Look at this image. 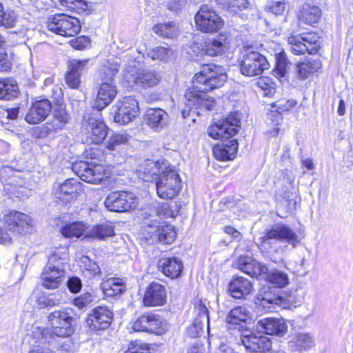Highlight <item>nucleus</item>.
I'll return each instance as SVG.
<instances>
[{
	"mask_svg": "<svg viewBox=\"0 0 353 353\" xmlns=\"http://www.w3.org/2000/svg\"><path fill=\"white\" fill-rule=\"evenodd\" d=\"M226 80L227 74L223 67L215 64L203 66L194 77L193 88L185 93L188 105L212 110L216 105V100L206 92L223 86Z\"/></svg>",
	"mask_w": 353,
	"mask_h": 353,
	"instance_id": "f257e3e1",
	"label": "nucleus"
},
{
	"mask_svg": "<svg viewBox=\"0 0 353 353\" xmlns=\"http://www.w3.org/2000/svg\"><path fill=\"white\" fill-rule=\"evenodd\" d=\"M233 265L250 276L264 279L277 288H283L289 283L286 273L279 270L268 272L265 265L248 256H239Z\"/></svg>",
	"mask_w": 353,
	"mask_h": 353,
	"instance_id": "f03ea898",
	"label": "nucleus"
},
{
	"mask_svg": "<svg viewBox=\"0 0 353 353\" xmlns=\"http://www.w3.org/2000/svg\"><path fill=\"white\" fill-rule=\"evenodd\" d=\"M68 247L55 248L41 274L42 285L47 289L57 288L63 281L64 266L68 261Z\"/></svg>",
	"mask_w": 353,
	"mask_h": 353,
	"instance_id": "7ed1b4c3",
	"label": "nucleus"
},
{
	"mask_svg": "<svg viewBox=\"0 0 353 353\" xmlns=\"http://www.w3.org/2000/svg\"><path fill=\"white\" fill-rule=\"evenodd\" d=\"M68 247L55 248L41 274L42 285L47 289L57 288L63 281L64 266L68 261Z\"/></svg>",
	"mask_w": 353,
	"mask_h": 353,
	"instance_id": "20e7f679",
	"label": "nucleus"
},
{
	"mask_svg": "<svg viewBox=\"0 0 353 353\" xmlns=\"http://www.w3.org/2000/svg\"><path fill=\"white\" fill-rule=\"evenodd\" d=\"M49 327H37L35 329L41 339L48 341L51 334L59 337H68L74 332L72 312L71 309L55 310L48 316Z\"/></svg>",
	"mask_w": 353,
	"mask_h": 353,
	"instance_id": "39448f33",
	"label": "nucleus"
},
{
	"mask_svg": "<svg viewBox=\"0 0 353 353\" xmlns=\"http://www.w3.org/2000/svg\"><path fill=\"white\" fill-rule=\"evenodd\" d=\"M141 57L132 59L127 61L123 73V80L128 85L137 89H146L157 85L160 81V77L154 71L146 70L138 67L141 62Z\"/></svg>",
	"mask_w": 353,
	"mask_h": 353,
	"instance_id": "423d86ee",
	"label": "nucleus"
},
{
	"mask_svg": "<svg viewBox=\"0 0 353 353\" xmlns=\"http://www.w3.org/2000/svg\"><path fill=\"white\" fill-rule=\"evenodd\" d=\"M165 170L156 178L157 195L163 199H172L181 189V180L178 172L168 163Z\"/></svg>",
	"mask_w": 353,
	"mask_h": 353,
	"instance_id": "0eeeda50",
	"label": "nucleus"
},
{
	"mask_svg": "<svg viewBox=\"0 0 353 353\" xmlns=\"http://www.w3.org/2000/svg\"><path fill=\"white\" fill-rule=\"evenodd\" d=\"M259 241L261 246L270 245L274 241H285L296 247L300 243L301 239L296 232L288 225L276 223L265 230L259 238Z\"/></svg>",
	"mask_w": 353,
	"mask_h": 353,
	"instance_id": "6e6552de",
	"label": "nucleus"
},
{
	"mask_svg": "<svg viewBox=\"0 0 353 353\" xmlns=\"http://www.w3.org/2000/svg\"><path fill=\"white\" fill-rule=\"evenodd\" d=\"M48 30L62 37H74L81 29L80 21L65 14H57L49 18L47 23Z\"/></svg>",
	"mask_w": 353,
	"mask_h": 353,
	"instance_id": "1a4fd4ad",
	"label": "nucleus"
},
{
	"mask_svg": "<svg viewBox=\"0 0 353 353\" xmlns=\"http://www.w3.org/2000/svg\"><path fill=\"white\" fill-rule=\"evenodd\" d=\"M269 68V63L266 58L252 48L245 50L240 63L242 74L247 77L261 75L265 70Z\"/></svg>",
	"mask_w": 353,
	"mask_h": 353,
	"instance_id": "9d476101",
	"label": "nucleus"
},
{
	"mask_svg": "<svg viewBox=\"0 0 353 353\" xmlns=\"http://www.w3.org/2000/svg\"><path fill=\"white\" fill-rule=\"evenodd\" d=\"M194 19L198 29L206 33L218 32L224 25L222 18L207 5L201 7Z\"/></svg>",
	"mask_w": 353,
	"mask_h": 353,
	"instance_id": "9b49d317",
	"label": "nucleus"
},
{
	"mask_svg": "<svg viewBox=\"0 0 353 353\" xmlns=\"http://www.w3.org/2000/svg\"><path fill=\"white\" fill-rule=\"evenodd\" d=\"M104 204L109 211L123 212L136 208L138 205V199L132 193L117 191L108 195L104 201Z\"/></svg>",
	"mask_w": 353,
	"mask_h": 353,
	"instance_id": "f8f14e48",
	"label": "nucleus"
},
{
	"mask_svg": "<svg viewBox=\"0 0 353 353\" xmlns=\"http://www.w3.org/2000/svg\"><path fill=\"white\" fill-rule=\"evenodd\" d=\"M240 125L239 115L236 113L232 114L226 119L210 125L208 129V134L214 139L229 138L238 132Z\"/></svg>",
	"mask_w": 353,
	"mask_h": 353,
	"instance_id": "ddd939ff",
	"label": "nucleus"
},
{
	"mask_svg": "<svg viewBox=\"0 0 353 353\" xmlns=\"http://www.w3.org/2000/svg\"><path fill=\"white\" fill-rule=\"evenodd\" d=\"M131 327L135 332H146L161 335L168 330V324L159 315L146 314L133 321Z\"/></svg>",
	"mask_w": 353,
	"mask_h": 353,
	"instance_id": "4468645a",
	"label": "nucleus"
},
{
	"mask_svg": "<svg viewBox=\"0 0 353 353\" xmlns=\"http://www.w3.org/2000/svg\"><path fill=\"white\" fill-rule=\"evenodd\" d=\"M290 50L294 54H302L305 52L316 54L320 48L319 37L315 32L304 34L301 37L291 36L288 38Z\"/></svg>",
	"mask_w": 353,
	"mask_h": 353,
	"instance_id": "2eb2a0df",
	"label": "nucleus"
},
{
	"mask_svg": "<svg viewBox=\"0 0 353 353\" xmlns=\"http://www.w3.org/2000/svg\"><path fill=\"white\" fill-rule=\"evenodd\" d=\"M113 108L114 121L121 125L129 123L139 113L138 102L131 97L119 100Z\"/></svg>",
	"mask_w": 353,
	"mask_h": 353,
	"instance_id": "dca6fc26",
	"label": "nucleus"
},
{
	"mask_svg": "<svg viewBox=\"0 0 353 353\" xmlns=\"http://www.w3.org/2000/svg\"><path fill=\"white\" fill-rule=\"evenodd\" d=\"M81 190V183L74 179H69L63 183H55L53 194L58 203H67L75 200Z\"/></svg>",
	"mask_w": 353,
	"mask_h": 353,
	"instance_id": "f3484780",
	"label": "nucleus"
},
{
	"mask_svg": "<svg viewBox=\"0 0 353 353\" xmlns=\"http://www.w3.org/2000/svg\"><path fill=\"white\" fill-rule=\"evenodd\" d=\"M85 142L88 144H99L108 135V128L100 119L93 116L88 118L83 123Z\"/></svg>",
	"mask_w": 353,
	"mask_h": 353,
	"instance_id": "a211bd4d",
	"label": "nucleus"
},
{
	"mask_svg": "<svg viewBox=\"0 0 353 353\" xmlns=\"http://www.w3.org/2000/svg\"><path fill=\"white\" fill-rule=\"evenodd\" d=\"M230 45V33L222 32L216 37L205 41L201 50V54L210 57L221 56L229 50Z\"/></svg>",
	"mask_w": 353,
	"mask_h": 353,
	"instance_id": "6ab92c4d",
	"label": "nucleus"
},
{
	"mask_svg": "<svg viewBox=\"0 0 353 353\" xmlns=\"http://www.w3.org/2000/svg\"><path fill=\"white\" fill-rule=\"evenodd\" d=\"M8 228L13 232L26 234L30 232L34 223L31 217L19 211L9 212L4 217Z\"/></svg>",
	"mask_w": 353,
	"mask_h": 353,
	"instance_id": "aec40b11",
	"label": "nucleus"
},
{
	"mask_svg": "<svg viewBox=\"0 0 353 353\" xmlns=\"http://www.w3.org/2000/svg\"><path fill=\"white\" fill-rule=\"evenodd\" d=\"M113 320V312L107 306H97L88 315L87 324L94 330H105Z\"/></svg>",
	"mask_w": 353,
	"mask_h": 353,
	"instance_id": "412c9836",
	"label": "nucleus"
},
{
	"mask_svg": "<svg viewBox=\"0 0 353 353\" xmlns=\"http://www.w3.org/2000/svg\"><path fill=\"white\" fill-rule=\"evenodd\" d=\"M79 176L82 181L97 184L108 178L109 172L105 165L101 164H89L86 162L79 163Z\"/></svg>",
	"mask_w": 353,
	"mask_h": 353,
	"instance_id": "4be33fe9",
	"label": "nucleus"
},
{
	"mask_svg": "<svg viewBox=\"0 0 353 353\" xmlns=\"http://www.w3.org/2000/svg\"><path fill=\"white\" fill-rule=\"evenodd\" d=\"M146 230L151 239H157L163 243H172L176 236V232L172 225L157 220H154L148 225Z\"/></svg>",
	"mask_w": 353,
	"mask_h": 353,
	"instance_id": "5701e85b",
	"label": "nucleus"
},
{
	"mask_svg": "<svg viewBox=\"0 0 353 353\" xmlns=\"http://www.w3.org/2000/svg\"><path fill=\"white\" fill-rule=\"evenodd\" d=\"M52 111L51 102L46 99L36 100L32 102L26 117L27 123L34 125L46 120Z\"/></svg>",
	"mask_w": 353,
	"mask_h": 353,
	"instance_id": "b1692460",
	"label": "nucleus"
},
{
	"mask_svg": "<svg viewBox=\"0 0 353 353\" xmlns=\"http://www.w3.org/2000/svg\"><path fill=\"white\" fill-rule=\"evenodd\" d=\"M167 301V291L165 287L158 283L152 282L146 288L143 303L147 307L162 306Z\"/></svg>",
	"mask_w": 353,
	"mask_h": 353,
	"instance_id": "393cba45",
	"label": "nucleus"
},
{
	"mask_svg": "<svg viewBox=\"0 0 353 353\" xmlns=\"http://www.w3.org/2000/svg\"><path fill=\"white\" fill-rule=\"evenodd\" d=\"M241 341L246 350L250 352H265L272 347V343L267 336L257 335L250 331H245L241 335Z\"/></svg>",
	"mask_w": 353,
	"mask_h": 353,
	"instance_id": "a878e982",
	"label": "nucleus"
},
{
	"mask_svg": "<svg viewBox=\"0 0 353 353\" xmlns=\"http://www.w3.org/2000/svg\"><path fill=\"white\" fill-rule=\"evenodd\" d=\"M168 162L146 161L137 170V176L145 181H156L163 170H165Z\"/></svg>",
	"mask_w": 353,
	"mask_h": 353,
	"instance_id": "bb28decb",
	"label": "nucleus"
},
{
	"mask_svg": "<svg viewBox=\"0 0 353 353\" xmlns=\"http://www.w3.org/2000/svg\"><path fill=\"white\" fill-rule=\"evenodd\" d=\"M283 303V298L270 289L261 290L256 299V304L262 311L271 312L276 306Z\"/></svg>",
	"mask_w": 353,
	"mask_h": 353,
	"instance_id": "cd10ccee",
	"label": "nucleus"
},
{
	"mask_svg": "<svg viewBox=\"0 0 353 353\" xmlns=\"http://www.w3.org/2000/svg\"><path fill=\"white\" fill-rule=\"evenodd\" d=\"M70 120V117L65 108H57L53 110L51 119L44 124L43 128L48 134L57 133L63 130Z\"/></svg>",
	"mask_w": 353,
	"mask_h": 353,
	"instance_id": "c85d7f7f",
	"label": "nucleus"
},
{
	"mask_svg": "<svg viewBox=\"0 0 353 353\" xmlns=\"http://www.w3.org/2000/svg\"><path fill=\"white\" fill-rule=\"evenodd\" d=\"M322 15L321 9L310 3H305L299 8L296 16L299 23L314 26L317 23Z\"/></svg>",
	"mask_w": 353,
	"mask_h": 353,
	"instance_id": "c756f323",
	"label": "nucleus"
},
{
	"mask_svg": "<svg viewBox=\"0 0 353 353\" xmlns=\"http://www.w3.org/2000/svg\"><path fill=\"white\" fill-rule=\"evenodd\" d=\"M256 328L267 334L283 336L288 330V325L283 319L265 318L257 322Z\"/></svg>",
	"mask_w": 353,
	"mask_h": 353,
	"instance_id": "7c9ffc66",
	"label": "nucleus"
},
{
	"mask_svg": "<svg viewBox=\"0 0 353 353\" xmlns=\"http://www.w3.org/2000/svg\"><path fill=\"white\" fill-rule=\"evenodd\" d=\"M146 124L152 129L159 131L165 128L169 122L168 114L161 108H149L145 114Z\"/></svg>",
	"mask_w": 353,
	"mask_h": 353,
	"instance_id": "2f4dec72",
	"label": "nucleus"
},
{
	"mask_svg": "<svg viewBox=\"0 0 353 353\" xmlns=\"http://www.w3.org/2000/svg\"><path fill=\"white\" fill-rule=\"evenodd\" d=\"M288 345L292 351L302 352L314 345V338L308 332H295L290 336Z\"/></svg>",
	"mask_w": 353,
	"mask_h": 353,
	"instance_id": "473e14b6",
	"label": "nucleus"
},
{
	"mask_svg": "<svg viewBox=\"0 0 353 353\" xmlns=\"http://www.w3.org/2000/svg\"><path fill=\"white\" fill-rule=\"evenodd\" d=\"M117 94L116 87L114 83L101 82L95 99V108L103 110L109 105Z\"/></svg>",
	"mask_w": 353,
	"mask_h": 353,
	"instance_id": "72a5a7b5",
	"label": "nucleus"
},
{
	"mask_svg": "<svg viewBox=\"0 0 353 353\" xmlns=\"http://www.w3.org/2000/svg\"><path fill=\"white\" fill-rule=\"evenodd\" d=\"M252 290L251 281L242 276L234 278L228 285L230 294L235 299L245 298L252 292Z\"/></svg>",
	"mask_w": 353,
	"mask_h": 353,
	"instance_id": "f704fd0d",
	"label": "nucleus"
},
{
	"mask_svg": "<svg viewBox=\"0 0 353 353\" xmlns=\"http://www.w3.org/2000/svg\"><path fill=\"white\" fill-rule=\"evenodd\" d=\"M238 150L236 140L232 139L222 143H218L213 148V154L219 161H228L233 159Z\"/></svg>",
	"mask_w": 353,
	"mask_h": 353,
	"instance_id": "c9c22d12",
	"label": "nucleus"
},
{
	"mask_svg": "<svg viewBox=\"0 0 353 353\" xmlns=\"http://www.w3.org/2000/svg\"><path fill=\"white\" fill-rule=\"evenodd\" d=\"M250 313L246 307L239 306L230 310L226 316V323L230 324L239 331L243 330L248 321L250 320Z\"/></svg>",
	"mask_w": 353,
	"mask_h": 353,
	"instance_id": "e433bc0d",
	"label": "nucleus"
},
{
	"mask_svg": "<svg viewBox=\"0 0 353 353\" xmlns=\"http://www.w3.org/2000/svg\"><path fill=\"white\" fill-rule=\"evenodd\" d=\"M159 265L163 274L171 279L178 278L183 268L181 261L175 257L163 259Z\"/></svg>",
	"mask_w": 353,
	"mask_h": 353,
	"instance_id": "4c0bfd02",
	"label": "nucleus"
},
{
	"mask_svg": "<svg viewBox=\"0 0 353 353\" xmlns=\"http://www.w3.org/2000/svg\"><path fill=\"white\" fill-rule=\"evenodd\" d=\"M321 65V62L319 59H305L302 62H298L296 65V77L299 79H305L312 74L318 72Z\"/></svg>",
	"mask_w": 353,
	"mask_h": 353,
	"instance_id": "58836bf2",
	"label": "nucleus"
},
{
	"mask_svg": "<svg viewBox=\"0 0 353 353\" xmlns=\"http://www.w3.org/2000/svg\"><path fill=\"white\" fill-rule=\"evenodd\" d=\"M89 230V225L83 221H74L61 228V234L66 238L79 239L85 236Z\"/></svg>",
	"mask_w": 353,
	"mask_h": 353,
	"instance_id": "ea45409f",
	"label": "nucleus"
},
{
	"mask_svg": "<svg viewBox=\"0 0 353 353\" xmlns=\"http://www.w3.org/2000/svg\"><path fill=\"white\" fill-rule=\"evenodd\" d=\"M101 288L103 294L108 297L120 295L125 290L123 279L117 277H110L103 281Z\"/></svg>",
	"mask_w": 353,
	"mask_h": 353,
	"instance_id": "a19ab883",
	"label": "nucleus"
},
{
	"mask_svg": "<svg viewBox=\"0 0 353 353\" xmlns=\"http://www.w3.org/2000/svg\"><path fill=\"white\" fill-rule=\"evenodd\" d=\"M114 235V227L112 223L105 222L98 224L90 229L85 234V237L97 238L103 240L106 237Z\"/></svg>",
	"mask_w": 353,
	"mask_h": 353,
	"instance_id": "79ce46f5",
	"label": "nucleus"
},
{
	"mask_svg": "<svg viewBox=\"0 0 353 353\" xmlns=\"http://www.w3.org/2000/svg\"><path fill=\"white\" fill-rule=\"evenodd\" d=\"M198 310L200 312V318L196 319L187 329L188 334L192 338H196L202 332L204 321L208 322L209 317L208 315V310L203 305H199Z\"/></svg>",
	"mask_w": 353,
	"mask_h": 353,
	"instance_id": "37998d69",
	"label": "nucleus"
},
{
	"mask_svg": "<svg viewBox=\"0 0 353 353\" xmlns=\"http://www.w3.org/2000/svg\"><path fill=\"white\" fill-rule=\"evenodd\" d=\"M19 88L16 81L12 79H0V99L9 101L16 98Z\"/></svg>",
	"mask_w": 353,
	"mask_h": 353,
	"instance_id": "c03bdc74",
	"label": "nucleus"
},
{
	"mask_svg": "<svg viewBox=\"0 0 353 353\" xmlns=\"http://www.w3.org/2000/svg\"><path fill=\"white\" fill-rule=\"evenodd\" d=\"M217 3L228 12L236 14L248 8V0H216Z\"/></svg>",
	"mask_w": 353,
	"mask_h": 353,
	"instance_id": "a18cd8bd",
	"label": "nucleus"
},
{
	"mask_svg": "<svg viewBox=\"0 0 353 353\" xmlns=\"http://www.w3.org/2000/svg\"><path fill=\"white\" fill-rule=\"evenodd\" d=\"M153 31L157 34L168 39L174 38L179 34L175 24L171 22L159 23L154 26Z\"/></svg>",
	"mask_w": 353,
	"mask_h": 353,
	"instance_id": "49530a36",
	"label": "nucleus"
},
{
	"mask_svg": "<svg viewBox=\"0 0 353 353\" xmlns=\"http://www.w3.org/2000/svg\"><path fill=\"white\" fill-rule=\"evenodd\" d=\"M117 63L107 61L100 69L99 74L101 82L113 83L114 77L118 73Z\"/></svg>",
	"mask_w": 353,
	"mask_h": 353,
	"instance_id": "de8ad7c7",
	"label": "nucleus"
},
{
	"mask_svg": "<svg viewBox=\"0 0 353 353\" xmlns=\"http://www.w3.org/2000/svg\"><path fill=\"white\" fill-rule=\"evenodd\" d=\"M117 63L107 61L100 69L99 74L101 82L113 83L114 77L118 73Z\"/></svg>",
	"mask_w": 353,
	"mask_h": 353,
	"instance_id": "09e8293b",
	"label": "nucleus"
},
{
	"mask_svg": "<svg viewBox=\"0 0 353 353\" xmlns=\"http://www.w3.org/2000/svg\"><path fill=\"white\" fill-rule=\"evenodd\" d=\"M81 264L83 274L88 278L96 276L101 272L99 266L86 256H83L81 258Z\"/></svg>",
	"mask_w": 353,
	"mask_h": 353,
	"instance_id": "8fccbe9b",
	"label": "nucleus"
},
{
	"mask_svg": "<svg viewBox=\"0 0 353 353\" xmlns=\"http://www.w3.org/2000/svg\"><path fill=\"white\" fill-rule=\"evenodd\" d=\"M129 137L125 132H114L109 137L106 141V148L110 150H115L119 145L127 143Z\"/></svg>",
	"mask_w": 353,
	"mask_h": 353,
	"instance_id": "3c124183",
	"label": "nucleus"
},
{
	"mask_svg": "<svg viewBox=\"0 0 353 353\" xmlns=\"http://www.w3.org/2000/svg\"><path fill=\"white\" fill-rule=\"evenodd\" d=\"M172 55V50L165 46L154 48L148 52V56L152 59L160 60L162 61H168Z\"/></svg>",
	"mask_w": 353,
	"mask_h": 353,
	"instance_id": "603ef678",
	"label": "nucleus"
},
{
	"mask_svg": "<svg viewBox=\"0 0 353 353\" xmlns=\"http://www.w3.org/2000/svg\"><path fill=\"white\" fill-rule=\"evenodd\" d=\"M257 87L263 92L265 96H272L275 92V83L269 77H262L256 81Z\"/></svg>",
	"mask_w": 353,
	"mask_h": 353,
	"instance_id": "864d4df0",
	"label": "nucleus"
},
{
	"mask_svg": "<svg viewBox=\"0 0 353 353\" xmlns=\"http://www.w3.org/2000/svg\"><path fill=\"white\" fill-rule=\"evenodd\" d=\"M297 105V101L294 99H280L272 104V108H276L275 111L280 114L282 112L290 111Z\"/></svg>",
	"mask_w": 353,
	"mask_h": 353,
	"instance_id": "5fc2aeb1",
	"label": "nucleus"
},
{
	"mask_svg": "<svg viewBox=\"0 0 353 353\" xmlns=\"http://www.w3.org/2000/svg\"><path fill=\"white\" fill-rule=\"evenodd\" d=\"M92 65V63L90 59H85L82 60L72 59L70 61L69 69H71L72 71L78 72L81 75L82 72Z\"/></svg>",
	"mask_w": 353,
	"mask_h": 353,
	"instance_id": "6e6d98bb",
	"label": "nucleus"
},
{
	"mask_svg": "<svg viewBox=\"0 0 353 353\" xmlns=\"http://www.w3.org/2000/svg\"><path fill=\"white\" fill-rule=\"evenodd\" d=\"M1 19L0 26H3L6 28H15L21 22L13 11L4 12Z\"/></svg>",
	"mask_w": 353,
	"mask_h": 353,
	"instance_id": "4d7b16f0",
	"label": "nucleus"
},
{
	"mask_svg": "<svg viewBox=\"0 0 353 353\" xmlns=\"http://www.w3.org/2000/svg\"><path fill=\"white\" fill-rule=\"evenodd\" d=\"M185 105L189 109L182 110L181 114H182V117L184 119H186L187 117H190L192 121L194 122L195 121V118H194L195 115H201L203 114V112L204 111L210 110H207L204 108H201V107H199V105H194V106L188 105V99L185 96Z\"/></svg>",
	"mask_w": 353,
	"mask_h": 353,
	"instance_id": "13d9d810",
	"label": "nucleus"
},
{
	"mask_svg": "<svg viewBox=\"0 0 353 353\" xmlns=\"http://www.w3.org/2000/svg\"><path fill=\"white\" fill-rule=\"evenodd\" d=\"M60 3L70 9H77L79 11H86L88 9L87 1L84 0H58Z\"/></svg>",
	"mask_w": 353,
	"mask_h": 353,
	"instance_id": "bf43d9fd",
	"label": "nucleus"
},
{
	"mask_svg": "<svg viewBox=\"0 0 353 353\" xmlns=\"http://www.w3.org/2000/svg\"><path fill=\"white\" fill-rule=\"evenodd\" d=\"M70 44L76 50H83L90 46L91 39L90 37L86 36H80L76 39L70 40Z\"/></svg>",
	"mask_w": 353,
	"mask_h": 353,
	"instance_id": "052dcab7",
	"label": "nucleus"
},
{
	"mask_svg": "<svg viewBox=\"0 0 353 353\" xmlns=\"http://www.w3.org/2000/svg\"><path fill=\"white\" fill-rule=\"evenodd\" d=\"M288 63L286 54L284 52L278 54L276 57V69L280 77H284L285 75Z\"/></svg>",
	"mask_w": 353,
	"mask_h": 353,
	"instance_id": "680f3d73",
	"label": "nucleus"
},
{
	"mask_svg": "<svg viewBox=\"0 0 353 353\" xmlns=\"http://www.w3.org/2000/svg\"><path fill=\"white\" fill-rule=\"evenodd\" d=\"M94 300V297L92 294L89 292L84 293L80 295L79 297L75 298L73 300V304L79 309H83L84 307L90 305Z\"/></svg>",
	"mask_w": 353,
	"mask_h": 353,
	"instance_id": "e2e57ef3",
	"label": "nucleus"
},
{
	"mask_svg": "<svg viewBox=\"0 0 353 353\" xmlns=\"http://www.w3.org/2000/svg\"><path fill=\"white\" fill-rule=\"evenodd\" d=\"M65 82L72 88H78L81 84V75L69 69L65 74Z\"/></svg>",
	"mask_w": 353,
	"mask_h": 353,
	"instance_id": "0e129e2a",
	"label": "nucleus"
},
{
	"mask_svg": "<svg viewBox=\"0 0 353 353\" xmlns=\"http://www.w3.org/2000/svg\"><path fill=\"white\" fill-rule=\"evenodd\" d=\"M268 9L275 15H281L285 9L284 0H272L268 6Z\"/></svg>",
	"mask_w": 353,
	"mask_h": 353,
	"instance_id": "69168bd1",
	"label": "nucleus"
},
{
	"mask_svg": "<svg viewBox=\"0 0 353 353\" xmlns=\"http://www.w3.org/2000/svg\"><path fill=\"white\" fill-rule=\"evenodd\" d=\"M70 291L72 293L79 292L82 287L81 281L78 277H71L67 283Z\"/></svg>",
	"mask_w": 353,
	"mask_h": 353,
	"instance_id": "338daca9",
	"label": "nucleus"
},
{
	"mask_svg": "<svg viewBox=\"0 0 353 353\" xmlns=\"http://www.w3.org/2000/svg\"><path fill=\"white\" fill-rule=\"evenodd\" d=\"M11 62L8 54L0 48V68L1 70H8L10 68Z\"/></svg>",
	"mask_w": 353,
	"mask_h": 353,
	"instance_id": "774afa93",
	"label": "nucleus"
}]
</instances>
